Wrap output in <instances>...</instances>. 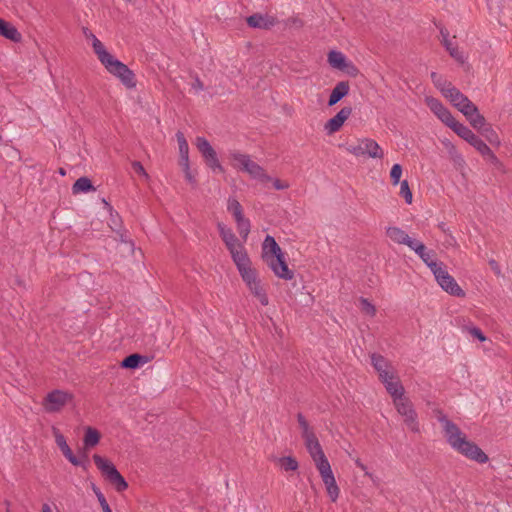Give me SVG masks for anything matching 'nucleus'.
Listing matches in <instances>:
<instances>
[{
  "label": "nucleus",
  "mask_w": 512,
  "mask_h": 512,
  "mask_svg": "<svg viewBox=\"0 0 512 512\" xmlns=\"http://www.w3.org/2000/svg\"><path fill=\"white\" fill-rule=\"evenodd\" d=\"M439 421L443 425L446 441L455 451L480 464L489 460L487 454L476 443L468 440L467 436L454 422L444 415L439 417Z\"/></svg>",
  "instance_id": "obj_1"
},
{
  "label": "nucleus",
  "mask_w": 512,
  "mask_h": 512,
  "mask_svg": "<svg viewBox=\"0 0 512 512\" xmlns=\"http://www.w3.org/2000/svg\"><path fill=\"white\" fill-rule=\"evenodd\" d=\"M454 132L468 142L471 146H473L483 157H486L491 163H493L497 168L502 167V163L497 158V156L493 153L490 147L482 141L473 131L460 123Z\"/></svg>",
  "instance_id": "obj_2"
},
{
  "label": "nucleus",
  "mask_w": 512,
  "mask_h": 512,
  "mask_svg": "<svg viewBox=\"0 0 512 512\" xmlns=\"http://www.w3.org/2000/svg\"><path fill=\"white\" fill-rule=\"evenodd\" d=\"M93 460L102 476L110 482L118 492H123L128 488L127 481L110 460L100 456L99 454H94Z\"/></svg>",
  "instance_id": "obj_3"
},
{
  "label": "nucleus",
  "mask_w": 512,
  "mask_h": 512,
  "mask_svg": "<svg viewBox=\"0 0 512 512\" xmlns=\"http://www.w3.org/2000/svg\"><path fill=\"white\" fill-rule=\"evenodd\" d=\"M103 66L110 74L118 78L126 88L133 89L136 87L137 80L135 73L114 56Z\"/></svg>",
  "instance_id": "obj_4"
},
{
  "label": "nucleus",
  "mask_w": 512,
  "mask_h": 512,
  "mask_svg": "<svg viewBox=\"0 0 512 512\" xmlns=\"http://www.w3.org/2000/svg\"><path fill=\"white\" fill-rule=\"evenodd\" d=\"M346 150L355 156H368L370 158L382 159L384 156L382 148L370 138L359 139L356 144H348Z\"/></svg>",
  "instance_id": "obj_5"
},
{
  "label": "nucleus",
  "mask_w": 512,
  "mask_h": 512,
  "mask_svg": "<svg viewBox=\"0 0 512 512\" xmlns=\"http://www.w3.org/2000/svg\"><path fill=\"white\" fill-rule=\"evenodd\" d=\"M53 434L55 437V442L65 458L74 466L81 467L83 470L87 471L90 466V461L86 452H83L82 457L78 458L74 455L71 448L67 444L66 438L64 435L57 429L53 428Z\"/></svg>",
  "instance_id": "obj_6"
},
{
  "label": "nucleus",
  "mask_w": 512,
  "mask_h": 512,
  "mask_svg": "<svg viewBox=\"0 0 512 512\" xmlns=\"http://www.w3.org/2000/svg\"><path fill=\"white\" fill-rule=\"evenodd\" d=\"M231 157L240 165V168L251 177L258 179L262 183H268L272 180V177H270L259 164L252 161L248 155L233 153Z\"/></svg>",
  "instance_id": "obj_7"
},
{
  "label": "nucleus",
  "mask_w": 512,
  "mask_h": 512,
  "mask_svg": "<svg viewBox=\"0 0 512 512\" xmlns=\"http://www.w3.org/2000/svg\"><path fill=\"white\" fill-rule=\"evenodd\" d=\"M196 147L198 151L200 152L201 156L203 157V160L205 164L213 171L218 173H223L224 168L222 167L218 155L215 151V149L211 146L209 141L204 138L198 136L196 138Z\"/></svg>",
  "instance_id": "obj_8"
},
{
  "label": "nucleus",
  "mask_w": 512,
  "mask_h": 512,
  "mask_svg": "<svg viewBox=\"0 0 512 512\" xmlns=\"http://www.w3.org/2000/svg\"><path fill=\"white\" fill-rule=\"evenodd\" d=\"M442 263H440L433 271L436 281L445 290L447 293L457 296L463 297L465 296V292L461 289V287L457 284L455 279L447 272L446 269L442 268Z\"/></svg>",
  "instance_id": "obj_9"
},
{
  "label": "nucleus",
  "mask_w": 512,
  "mask_h": 512,
  "mask_svg": "<svg viewBox=\"0 0 512 512\" xmlns=\"http://www.w3.org/2000/svg\"><path fill=\"white\" fill-rule=\"evenodd\" d=\"M73 395L62 391L53 390L49 392L42 401L44 410L48 413H54L60 411L69 401H71Z\"/></svg>",
  "instance_id": "obj_10"
},
{
  "label": "nucleus",
  "mask_w": 512,
  "mask_h": 512,
  "mask_svg": "<svg viewBox=\"0 0 512 512\" xmlns=\"http://www.w3.org/2000/svg\"><path fill=\"white\" fill-rule=\"evenodd\" d=\"M426 103L430 110L450 129L456 130L460 124L442 102L433 97H427Z\"/></svg>",
  "instance_id": "obj_11"
},
{
  "label": "nucleus",
  "mask_w": 512,
  "mask_h": 512,
  "mask_svg": "<svg viewBox=\"0 0 512 512\" xmlns=\"http://www.w3.org/2000/svg\"><path fill=\"white\" fill-rule=\"evenodd\" d=\"M397 411L404 417L406 426L413 432L419 431V424L417 422V413L413 409L412 403L408 398L395 404Z\"/></svg>",
  "instance_id": "obj_12"
},
{
  "label": "nucleus",
  "mask_w": 512,
  "mask_h": 512,
  "mask_svg": "<svg viewBox=\"0 0 512 512\" xmlns=\"http://www.w3.org/2000/svg\"><path fill=\"white\" fill-rule=\"evenodd\" d=\"M266 264L277 277L284 280L293 279L294 272L289 269L284 255L275 259H267Z\"/></svg>",
  "instance_id": "obj_13"
},
{
  "label": "nucleus",
  "mask_w": 512,
  "mask_h": 512,
  "mask_svg": "<svg viewBox=\"0 0 512 512\" xmlns=\"http://www.w3.org/2000/svg\"><path fill=\"white\" fill-rule=\"evenodd\" d=\"M352 114V108L349 106L343 107L337 114L329 119L324 129L328 135H331L341 129L344 122L349 118V116Z\"/></svg>",
  "instance_id": "obj_14"
},
{
  "label": "nucleus",
  "mask_w": 512,
  "mask_h": 512,
  "mask_svg": "<svg viewBox=\"0 0 512 512\" xmlns=\"http://www.w3.org/2000/svg\"><path fill=\"white\" fill-rule=\"evenodd\" d=\"M319 474L331 501L335 502L339 497L340 489L336 483L331 466L327 467L325 470L323 469V472H320Z\"/></svg>",
  "instance_id": "obj_15"
},
{
  "label": "nucleus",
  "mask_w": 512,
  "mask_h": 512,
  "mask_svg": "<svg viewBox=\"0 0 512 512\" xmlns=\"http://www.w3.org/2000/svg\"><path fill=\"white\" fill-rule=\"evenodd\" d=\"M246 23L251 28L269 30L275 25L276 20L267 14L254 13L246 17Z\"/></svg>",
  "instance_id": "obj_16"
},
{
  "label": "nucleus",
  "mask_w": 512,
  "mask_h": 512,
  "mask_svg": "<svg viewBox=\"0 0 512 512\" xmlns=\"http://www.w3.org/2000/svg\"><path fill=\"white\" fill-rule=\"evenodd\" d=\"M439 28V32L441 35V43L449 52L450 56L454 58L459 63L465 62V57L461 51H459L457 46H454L453 43L449 40V31L442 25H437Z\"/></svg>",
  "instance_id": "obj_17"
},
{
  "label": "nucleus",
  "mask_w": 512,
  "mask_h": 512,
  "mask_svg": "<svg viewBox=\"0 0 512 512\" xmlns=\"http://www.w3.org/2000/svg\"><path fill=\"white\" fill-rule=\"evenodd\" d=\"M280 246L274 237L267 235L262 244V258L267 263V259H275L283 256Z\"/></svg>",
  "instance_id": "obj_18"
},
{
  "label": "nucleus",
  "mask_w": 512,
  "mask_h": 512,
  "mask_svg": "<svg viewBox=\"0 0 512 512\" xmlns=\"http://www.w3.org/2000/svg\"><path fill=\"white\" fill-rule=\"evenodd\" d=\"M228 251L230 252L231 258L238 271H240L243 267H248L252 264L242 243H239L237 246H233L232 248H228Z\"/></svg>",
  "instance_id": "obj_19"
},
{
  "label": "nucleus",
  "mask_w": 512,
  "mask_h": 512,
  "mask_svg": "<svg viewBox=\"0 0 512 512\" xmlns=\"http://www.w3.org/2000/svg\"><path fill=\"white\" fill-rule=\"evenodd\" d=\"M102 201L105 204V207L110 212L109 226L119 236L122 242H126L127 231L122 227V221L119 214L117 212L113 214V207L105 199H103Z\"/></svg>",
  "instance_id": "obj_20"
},
{
  "label": "nucleus",
  "mask_w": 512,
  "mask_h": 512,
  "mask_svg": "<svg viewBox=\"0 0 512 512\" xmlns=\"http://www.w3.org/2000/svg\"><path fill=\"white\" fill-rule=\"evenodd\" d=\"M349 90L350 85L348 81L338 82L330 93L328 106H334L337 104L340 100L349 94Z\"/></svg>",
  "instance_id": "obj_21"
},
{
  "label": "nucleus",
  "mask_w": 512,
  "mask_h": 512,
  "mask_svg": "<svg viewBox=\"0 0 512 512\" xmlns=\"http://www.w3.org/2000/svg\"><path fill=\"white\" fill-rule=\"evenodd\" d=\"M149 360L150 358L148 356L139 353H132L122 360L121 367L124 369L135 370L148 363Z\"/></svg>",
  "instance_id": "obj_22"
},
{
  "label": "nucleus",
  "mask_w": 512,
  "mask_h": 512,
  "mask_svg": "<svg viewBox=\"0 0 512 512\" xmlns=\"http://www.w3.org/2000/svg\"><path fill=\"white\" fill-rule=\"evenodd\" d=\"M384 386H385L387 392L393 398L394 404H398L399 402L406 399V397L404 396V392H405L404 387L397 377H396V379L387 382Z\"/></svg>",
  "instance_id": "obj_23"
},
{
  "label": "nucleus",
  "mask_w": 512,
  "mask_h": 512,
  "mask_svg": "<svg viewBox=\"0 0 512 512\" xmlns=\"http://www.w3.org/2000/svg\"><path fill=\"white\" fill-rule=\"evenodd\" d=\"M305 444L313 460L325 456L323 449L314 433L307 434L305 437Z\"/></svg>",
  "instance_id": "obj_24"
},
{
  "label": "nucleus",
  "mask_w": 512,
  "mask_h": 512,
  "mask_svg": "<svg viewBox=\"0 0 512 512\" xmlns=\"http://www.w3.org/2000/svg\"><path fill=\"white\" fill-rule=\"evenodd\" d=\"M217 228L219 235L227 249L232 248L233 246H237V244L240 243L232 229L228 228L224 223L219 222L217 224Z\"/></svg>",
  "instance_id": "obj_25"
},
{
  "label": "nucleus",
  "mask_w": 512,
  "mask_h": 512,
  "mask_svg": "<svg viewBox=\"0 0 512 512\" xmlns=\"http://www.w3.org/2000/svg\"><path fill=\"white\" fill-rule=\"evenodd\" d=\"M0 35L13 41L19 42L21 40V34L16 29V27L0 18Z\"/></svg>",
  "instance_id": "obj_26"
},
{
  "label": "nucleus",
  "mask_w": 512,
  "mask_h": 512,
  "mask_svg": "<svg viewBox=\"0 0 512 512\" xmlns=\"http://www.w3.org/2000/svg\"><path fill=\"white\" fill-rule=\"evenodd\" d=\"M90 36L93 39V42H92L93 50H94L95 54L97 55V57H98L99 61L101 62V64L104 65L105 63H107L113 57V55L110 54L105 49V47L102 44V42L95 35L90 33Z\"/></svg>",
  "instance_id": "obj_27"
},
{
  "label": "nucleus",
  "mask_w": 512,
  "mask_h": 512,
  "mask_svg": "<svg viewBox=\"0 0 512 512\" xmlns=\"http://www.w3.org/2000/svg\"><path fill=\"white\" fill-rule=\"evenodd\" d=\"M101 439L100 432L91 427L87 426L84 431V437H83V443L86 449H90L98 445L99 441Z\"/></svg>",
  "instance_id": "obj_28"
},
{
  "label": "nucleus",
  "mask_w": 512,
  "mask_h": 512,
  "mask_svg": "<svg viewBox=\"0 0 512 512\" xmlns=\"http://www.w3.org/2000/svg\"><path fill=\"white\" fill-rule=\"evenodd\" d=\"M327 61L332 68L341 70L345 69L348 60L342 52L331 50L327 55Z\"/></svg>",
  "instance_id": "obj_29"
},
{
  "label": "nucleus",
  "mask_w": 512,
  "mask_h": 512,
  "mask_svg": "<svg viewBox=\"0 0 512 512\" xmlns=\"http://www.w3.org/2000/svg\"><path fill=\"white\" fill-rule=\"evenodd\" d=\"M176 138L179 146V164H185L189 162V145L184 136L180 131L176 133Z\"/></svg>",
  "instance_id": "obj_30"
},
{
  "label": "nucleus",
  "mask_w": 512,
  "mask_h": 512,
  "mask_svg": "<svg viewBox=\"0 0 512 512\" xmlns=\"http://www.w3.org/2000/svg\"><path fill=\"white\" fill-rule=\"evenodd\" d=\"M95 190L92 181L86 176L78 178L72 186L73 194L88 193Z\"/></svg>",
  "instance_id": "obj_31"
},
{
  "label": "nucleus",
  "mask_w": 512,
  "mask_h": 512,
  "mask_svg": "<svg viewBox=\"0 0 512 512\" xmlns=\"http://www.w3.org/2000/svg\"><path fill=\"white\" fill-rule=\"evenodd\" d=\"M416 254L420 257V259L433 271L439 264L435 259V252L433 250H428L424 245L423 247H419V250Z\"/></svg>",
  "instance_id": "obj_32"
},
{
  "label": "nucleus",
  "mask_w": 512,
  "mask_h": 512,
  "mask_svg": "<svg viewBox=\"0 0 512 512\" xmlns=\"http://www.w3.org/2000/svg\"><path fill=\"white\" fill-rule=\"evenodd\" d=\"M238 272L247 287L251 286V285H255V283L260 280L258 277L257 270L255 268H253L251 265L248 267H243Z\"/></svg>",
  "instance_id": "obj_33"
},
{
  "label": "nucleus",
  "mask_w": 512,
  "mask_h": 512,
  "mask_svg": "<svg viewBox=\"0 0 512 512\" xmlns=\"http://www.w3.org/2000/svg\"><path fill=\"white\" fill-rule=\"evenodd\" d=\"M386 235L394 242L398 244H404L406 243L407 239L409 238V235L402 230L399 227H388L386 229Z\"/></svg>",
  "instance_id": "obj_34"
},
{
  "label": "nucleus",
  "mask_w": 512,
  "mask_h": 512,
  "mask_svg": "<svg viewBox=\"0 0 512 512\" xmlns=\"http://www.w3.org/2000/svg\"><path fill=\"white\" fill-rule=\"evenodd\" d=\"M248 289L251 292V294L254 297H256L263 306H267L269 304V299L265 289L261 284V280L257 281L255 285L248 286Z\"/></svg>",
  "instance_id": "obj_35"
},
{
  "label": "nucleus",
  "mask_w": 512,
  "mask_h": 512,
  "mask_svg": "<svg viewBox=\"0 0 512 512\" xmlns=\"http://www.w3.org/2000/svg\"><path fill=\"white\" fill-rule=\"evenodd\" d=\"M491 145H500V139L496 131L492 128L491 124L486 123L478 131Z\"/></svg>",
  "instance_id": "obj_36"
},
{
  "label": "nucleus",
  "mask_w": 512,
  "mask_h": 512,
  "mask_svg": "<svg viewBox=\"0 0 512 512\" xmlns=\"http://www.w3.org/2000/svg\"><path fill=\"white\" fill-rule=\"evenodd\" d=\"M442 94L445 98H447L451 102V104L453 106H454V103L463 101L464 97L466 96L452 84L448 85V88H446Z\"/></svg>",
  "instance_id": "obj_37"
},
{
  "label": "nucleus",
  "mask_w": 512,
  "mask_h": 512,
  "mask_svg": "<svg viewBox=\"0 0 512 512\" xmlns=\"http://www.w3.org/2000/svg\"><path fill=\"white\" fill-rule=\"evenodd\" d=\"M227 210L229 213H231L235 220H238L240 218L244 217L243 214V208L240 204V202L233 197H230L227 201Z\"/></svg>",
  "instance_id": "obj_38"
},
{
  "label": "nucleus",
  "mask_w": 512,
  "mask_h": 512,
  "mask_svg": "<svg viewBox=\"0 0 512 512\" xmlns=\"http://www.w3.org/2000/svg\"><path fill=\"white\" fill-rule=\"evenodd\" d=\"M371 364L378 373L384 372L388 367L387 360L382 355L377 353H373L371 355Z\"/></svg>",
  "instance_id": "obj_39"
},
{
  "label": "nucleus",
  "mask_w": 512,
  "mask_h": 512,
  "mask_svg": "<svg viewBox=\"0 0 512 512\" xmlns=\"http://www.w3.org/2000/svg\"><path fill=\"white\" fill-rule=\"evenodd\" d=\"M470 125L479 131L487 122L485 117L480 114L479 110L473 114V116H469L466 118Z\"/></svg>",
  "instance_id": "obj_40"
},
{
  "label": "nucleus",
  "mask_w": 512,
  "mask_h": 512,
  "mask_svg": "<svg viewBox=\"0 0 512 512\" xmlns=\"http://www.w3.org/2000/svg\"><path fill=\"white\" fill-rule=\"evenodd\" d=\"M443 144L448 149L449 155L455 164L462 165L464 163V159L461 154L458 153L456 147L450 141H443Z\"/></svg>",
  "instance_id": "obj_41"
},
{
  "label": "nucleus",
  "mask_w": 512,
  "mask_h": 512,
  "mask_svg": "<svg viewBox=\"0 0 512 512\" xmlns=\"http://www.w3.org/2000/svg\"><path fill=\"white\" fill-rule=\"evenodd\" d=\"M91 488H92V491L94 492V494L96 495L103 512H112V510H111L104 494L101 492V490L93 483L91 485Z\"/></svg>",
  "instance_id": "obj_42"
},
{
  "label": "nucleus",
  "mask_w": 512,
  "mask_h": 512,
  "mask_svg": "<svg viewBox=\"0 0 512 512\" xmlns=\"http://www.w3.org/2000/svg\"><path fill=\"white\" fill-rule=\"evenodd\" d=\"M281 467L285 471H295L298 469V462L294 457L284 456L279 459Z\"/></svg>",
  "instance_id": "obj_43"
},
{
  "label": "nucleus",
  "mask_w": 512,
  "mask_h": 512,
  "mask_svg": "<svg viewBox=\"0 0 512 512\" xmlns=\"http://www.w3.org/2000/svg\"><path fill=\"white\" fill-rule=\"evenodd\" d=\"M431 80L433 84L443 93L446 88H448V85H451V82H448L447 80L443 79L441 75H439L436 72L431 73Z\"/></svg>",
  "instance_id": "obj_44"
},
{
  "label": "nucleus",
  "mask_w": 512,
  "mask_h": 512,
  "mask_svg": "<svg viewBox=\"0 0 512 512\" xmlns=\"http://www.w3.org/2000/svg\"><path fill=\"white\" fill-rule=\"evenodd\" d=\"M402 172H403V169L400 164L396 163L392 166V168L390 170V179H391L392 185L396 186L401 182L400 179L402 176Z\"/></svg>",
  "instance_id": "obj_45"
},
{
  "label": "nucleus",
  "mask_w": 512,
  "mask_h": 512,
  "mask_svg": "<svg viewBox=\"0 0 512 512\" xmlns=\"http://www.w3.org/2000/svg\"><path fill=\"white\" fill-rule=\"evenodd\" d=\"M400 195L405 199V202L407 204L412 203L413 195L407 180H403L400 182Z\"/></svg>",
  "instance_id": "obj_46"
},
{
  "label": "nucleus",
  "mask_w": 512,
  "mask_h": 512,
  "mask_svg": "<svg viewBox=\"0 0 512 512\" xmlns=\"http://www.w3.org/2000/svg\"><path fill=\"white\" fill-rule=\"evenodd\" d=\"M361 305H362V311L365 312L368 315H375L376 308L373 304H371L368 299L361 297L360 299Z\"/></svg>",
  "instance_id": "obj_47"
},
{
  "label": "nucleus",
  "mask_w": 512,
  "mask_h": 512,
  "mask_svg": "<svg viewBox=\"0 0 512 512\" xmlns=\"http://www.w3.org/2000/svg\"><path fill=\"white\" fill-rule=\"evenodd\" d=\"M340 71L345 72L350 77H356L359 74V69L351 61H347L345 64V69H341Z\"/></svg>",
  "instance_id": "obj_48"
},
{
  "label": "nucleus",
  "mask_w": 512,
  "mask_h": 512,
  "mask_svg": "<svg viewBox=\"0 0 512 512\" xmlns=\"http://www.w3.org/2000/svg\"><path fill=\"white\" fill-rule=\"evenodd\" d=\"M313 461L319 473L323 472V469L325 470L327 467L331 466L326 456L319 457Z\"/></svg>",
  "instance_id": "obj_49"
},
{
  "label": "nucleus",
  "mask_w": 512,
  "mask_h": 512,
  "mask_svg": "<svg viewBox=\"0 0 512 512\" xmlns=\"http://www.w3.org/2000/svg\"><path fill=\"white\" fill-rule=\"evenodd\" d=\"M465 103L466 106L464 107V111H462V114L466 118L469 116H473V114L478 111V107L470 99L468 102Z\"/></svg>",
  "instance_id": "obj_50"
},
{
  "label": "nucleus",
  "mask_w": 512,
  "mask_h": 512,
  "mask_svg": "<svg viewBox=\"0 0 512 512\" xmlns=\"http://www.w3.org/2000/svg\"><path fill=\"white\" fill-rule=\"evenodd\" d=\"M297 420H298L299 426L303 430V437L305 438L307 436V434L311 433V432H309V424H308L307 420L305 419V417L301 413H298Z\"/></svg>",
  "instance_id": "obj_51"
},
{
  "label": "nucleus",
  "mask_w": 512,
  "mask_h": 512,
  "mask_svg": "<svg viewBox=\"0 0 512 512\" xmlns=\"http://www.w3.org/2000/svg\"><path fill=\"white\" fill-rule=\"evenodd\" d=\"M235 221L237 224L238 232H245V230H250L251 225L249 219L243 217Z\"/></svg>",
  "instance_id": "obj_52"
},
{
  "label": "nucleus",
  "mask_w": 512,
  "mask_h": 512,
  "mask_svg": "<svg viewBox=\"0 0 512 512\" xmlns=\"http://www.w3.org/2000/svg\"><path fill=\"white\" fill-rule=\"evenodd\" d=\"M405 245H407L415 253L419 250V247L421 248L424 246V244L421 241L417 239H412L411 237L407 239Z\"/></svg>",
  "instance_id": "obj_53"
},
{
  "label": "nucleus",
  "mask_w": 512,
  "mask_h": 512,
  "mask_svg": "<svg viewBox=\"0 0 512 512\" xmlns=\"http://www.w3.org/2000/svg\"><path fill=\"white\" fill-rule=\"evenodd\" d=\"M378 375H379V379L381 380V382L384 385L387 382L396 379V376L393 373L389 372L388 370H385L384 372H380V373H378Z\"/></svg>",
  "instance_id": "obj_54"
},
{
  "label": "nucleus",
  "mask_w": 512,
  "mask_h": 512,
  "mask_svg": "<svg viewBox=\"0 0 512 512\" xmlns=\"http://www.w3.org/2000/svg\"><path fill=\"white\" fill-rule=\"evenodd\" d=\"M470 334L478 339L480 342H484L486 340V336L484 335V333L482 332V330L478 327H472L470 330Z\"/></svg>",
  "instance_id": "obj_55"
},
{
  "label": "nucleus",
  "mask_w": 512,
  "mask_h": 512,
  "mask_svg": "<svg viewBox=\"0 0 512 512\" xmlns=\"http://www.w3.org/2000/svg\"><path fill=\"white\" fill-rule=\"evenodd\" d=\"M132 167L137 174L148 177V174L146 173L143 165L139 161H134L132 163Z\"/></svg>",
  "instance_id": "obj_56"
},
{
  "label": "nucleus",
  "mask_w": 512,
  "mask_h": 512,
  "mask_svg": "<svg viewBox=\"0 0 512 512\" xmlns=\"http://www.w3.org/2000/svg\"><path fill=\"white\" fill-rule=\"evenodd\" d=\"M273 182V187L276 189V190H284L286 188L289 187V185L285 182H282L281 180L279 179H275V180H271Z\"/></svg>",
  "instance_id": "obj_57"
},
{
  "label": "nucleus",
  "mask_w": 512,
  "mask_h": 512,
  "mask_svg": "<svg viewBox=\"0 0 512 512\" xmlns=\"http://www.w3.org/2000/svg\"><path fill=\"white\" fill-rule=\"evenodd\" d=\"M192 88L196 91V92H199L201 90L204 89V84L203 82L199 79V77H195V80L194 82L192 83Z\"/></svg>",
  "instance_id": "obj_58"
},
{
  "label": "nucleus",
  "mask_w": 512,
  "mask_h": 512,
  "mask_svg": "<svg viewBox=\"0 0 512 512\" xmlns=\"http://www.w3.org/2000/svg\"><path fill=\"white\" fill-rule=\"evenodd\" d=\"M489 265L496 275L499 276L501 274L500 266L496 260L491 259Z\"/></svg>",
  "instance_id": "obj_59"
},
{
  "label": "nucleus",
  "mask_w": 512,
  "mask_h": 512,
  "mask_svg": "<svg viewBox=\"0 0 512 512\" xmlns=\"http://www.w3.org/2000/svg\"><path fill=\"white\" fill-rule=\"evenodd\" d=\"M469 98L467 96L464 97L463 101H459L458 103H454V107H456L461 113L464 111V107L466 106L465 102H468Z\"/></svg>",
  "instance_id": "obj_60"
},
{
  "label": "nucleus",
  "mask_w": 512,
  "mask_h": 512,
  "mask_svg": "<svg viewBox=\"0 0 512 512\" xmlns=\"http://www.w3.org/2000/svg\"><path fill=\"white\" fill-rule=\"evenodd\" d=\"M185 179L192 185H195L196 184V179L195 177L192 175V173H187L185 175Z\"/></svg>",
  "instance_id": "obj_61"
},
{
  "label": "nucleus",
  "mask_w": 512,
  "mask_h": 512,
  "mask_svg": "<svg viewBox=\"0 0 512 512\" xmlns=\"http://www.w3.org/2000/svg\"><path fill=\"white\" fill-rule=\"evenodd\" d=\"M179 165L182 167V170H183L185 175L187 173H191L189 162H186V165L185 164H179Z\"/></svg>",
  "instance_id": "obj_62"
},
{
  "label": "nucleus",
  "mask_w": 512,
  "mask_h": 512,
  "mask_svg": "<svg viewBox=\"0 0 512 512\" xmlns=\"http://www.w3.org/2000/svg\"><path fill=\"white\" fill-rule=\"evenodd\" d=\"M249 233L250 230H245V232H239V235L244 241H246Z\"/></svg>",
  "instance_id": "obj_63"
},
{
  "label": "nucleus",
  "mask_w": 512,
  "mask_h": 512,
  "mask_svg": "<svg viewBox=\"0 0 512 512\" xmlns=\"http://www.w3.org/2000/svg\"><path fill=\"white\" fill-rule=\"evenodd\" d=\"M42 512H52V509L49 504L45 503L42 506Z\"/></svg>",
  "instance_id": "obj_64"
}]
</instances>
